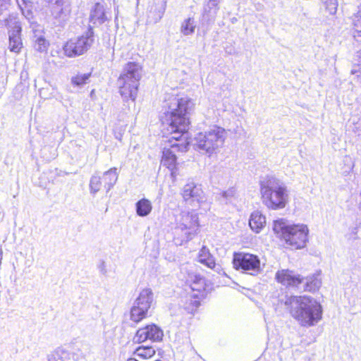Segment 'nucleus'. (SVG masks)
<instances>
[{
	"label": "nucleus",
	"mask_w": 361,
	"mask_h": 361,
	"mask_svg": "<svg viewBox=\"0 0 361 361\" xmlns=\"http://www.w3.org/2000/svg\"><path fill=\"white\" fill-rule=\"evenodd\" d=\"M168 109L161 118L163 126L171 138L178 141L188 130L190 124L188 114L194 104L188 97H171L166 103Z\"/></svg>",
	"instance_id": "nucleus-1"
},
{
	"label": "nucleus",
	"mask_w": 361,
	"mask_h": 361,
	"mask_svg": "<svg viewBox=\"0 0 361 361\" xmlns=\"http://www.w3.org/2000/svg\"><path fill=\"white\" fill-rule=\"evenodd\" d=\"M285 305L301 326H314L322 319V306L312 298L291 296L286 299Z\"/></svg>",
	"instance_id": "nucleus-2"
},
{
	"label": "nucleus",
	"mask_w": 361,
	"mask_h": 361,
	"mask_svg": "<svg viewBox=\"0 0 361 361\" xmlns=\"http://www.w3.org/2000/svg\"><path fill=\"white\" fill-rule=\"evenodd\" d=\"M262 203L269 209L277 210L284 208L288 202V191L279 179L267 176L259 182Z\"/></svg>",
	"instance_id": "nucleus-3"
},
{
	"label": "nucleus",
	"mask_w": 361,
	"mask_h": 361,
	"mask_svg": "<svg viewBox=\"0 0 361 361\" xmlns=\"http://www.w3.org/2000/svg\"><path fill=\"white\" fill-rule=\"evenodd\" d=\"M142 73L139 63L128 62L125 65L117 81L120 94L124 100H135Z\"/></svg>",
	"instance_id": "nucleus-4"
},
{
	"label": "nucleus",
	"mask_w": 361,
	"mask_h": 361,
	"mask_svg": "<svg viewBox=\"0 0 361 361\" xmlns=\"http://www.w3.org/2000/svg\"><path fill=\"white\" fill-rule=\"evenodd\" d=\"M273 230L287 244L296 249L304 247L307 241L308 228L305 225H290L281 219L274 221Z\"/></svg>",
	"instance_id": "nucleus-5"
},
{
	"label": "nucleus",
	"mask_w": 361,
	"mask_h": 361,
	"mask_svg": "<svg viewBox=\"0 0 361 361\" xmlns=\"http://www.w3.org/2000/svg\"><path fill=\"white\" fill-rule=\"evenodd\" d=\"M226 137V130L223 128L214 126L197 135L195 145L200 150L211 156L217 153L223 147Z\"/></svg>",
	"instance_id": "nucleus-6"
},
{
	"label": "nucleus",
	"mask_w": 361,
	"mask_h": 361,
	"mask_svg": "<svg viewBox=\"0 0 361 361\" xmlns=\"http://www.w3.org/2000/svg\"><path fill=\"white\" fill-rule=\"evenodd\" d=\"M154 302V293L151 288L142 289L130 309V319L137 324L148 316L149 310Z\"/></svg>",
	"instance_id": "nucleus-7"
},
{
	"label": "nucleus",
	"mask_w": 361,
	"mask_h": 361,
	"mask_svg": "<svg viewBox=\"0 0 361 361\" xmlns=\"http://www.w3.org/2000/svg\"><path fill=\"white\" fill-rule=\"evenodd\" d=\"M94 41L92 27L90 26L87 31L80 37L71 39L63 47L65 54L68 57H75L86 52Z\"/></svg>",
	"instance_id": "nucleus-8"
},
{
	"label": "nucleus",
	"mask_w": 361,
	"mask_h": 361,
	"mask_svg": "<svg viewBox=\"0 0 361 361\" xmlns=\"http://www.w3.org/2000/svg\"><path fill=\"white\" fill-rule=\"evenodd\" d=\"M233 267L251 275H257L262 271L259 257L246 252L235 253L233 259Z\"/></svg>",
	"instance_id": "nucleus-9"
},
{
	"label": "nucleus",
	"mask_w": 361,
	"mask_h": 361,
	"mask_svg": "<svg viewBox=\"0 0 361 361\" xmlns=\"http://www.w3.org/2000/svg\"><path fill=\"white\" fill-rule=\"evenodd\" d=\"M198 228V216L195 212H181L176 229L183 233L184 240L188 241L192 239L197 234Z\"/></svg>",
	"instance_id": "nucleus-10"
},
{
	"label": "nucleus",
	"mask_w": 361,
	"mask_h": 361,
	"mask_svg": "<svg viewBox=\"0 0 361 361\" xmlns=\"http://www.w3.org/2000/svg\"><path fill=\"white\" fill-rule=\"evenodd\" d=\"M50 16L56 25L65 23L71 14V6L69 0H49Z\"/></svg>",
	"instance_id": "nucleus-11"
},
{
	"label": "nucleus",
	"mask_w": 361,
	"mask_h": 361,
	"mask_svg": "<svg viewBox=\"0 0 361 361\" xmlns=\"http://www.w3.org/2000/svg\"><path fill=\"white\" fill-rule=\"evenodd\" d=\"M5 23L8 29V49L12 52L19 53L23 48L20 23L16 18L11 16L6 19Z\"/></svg>",
	"instance_id": "nucleus-12"
},
{
	"label": "nucleus",
	"mask_w": 361,
	"mask_h": 361,
	"mask_svg": "<svg viewBox=\"0 0 361 361\" xmlns=\"http://www.w3.org/2000/svg\"><path fill=\"white\" fill-rule=\"evenodd\" d=\"M188 147L186 145L173 143L171 144L170 148L164 147L161 159V164L166 166L171 171V175L175 178L176 173V155L177 152H186Z\"/></svg>",
	"instance_id": "nucleus-13"
},
{
	"label": "nucleus",
	"mask_w": 361,
	"mask_h": 361,
	"mask_svg": "<svg viewBox=\"0 0 361 361\" xmlns=\"http://www.w3.org/2000/svg\"><path fill=\"white\" fill-rule=\"evenodd\" d=\"M164 336L162 330L155 324L147 325L143 328L139 329L134 338L135 343H142L147 340L152 341H160Z\"/></svg>",
	"instance_id": "nucleus-14"
},
{
	"label": "nucleus",
	"mask_w": 361,
	"mask_h": 361,
	"mask_svg": "<svg viewBox=\"0 0 361 361\" xmlns=\"http://www.w3.org/2000/svg\"><path fill=\"white\" fill-rule=\"evenodd\" d=\"M182 196L185 202L193 206H195V203L200 204L204 200V192L201 185L194 182H190L184 185Z\"/></svg>",
	"instance_id": "nucleus-15"
},
{
	"label": "nucleus",
	"mask_w": 361,
	"mask_h": 361,
	"mask_svg": "<svg viewBox=\"0 0 361 361\" xmlns=\"http://www.w3.org/2000/svg\"><path fill=\"white\" fill-rule=\"evenodd\" d=\"M275 278L282 285L294 287L298 289H301L300 285L304 281L303 277L289 269L279 270L276 274Z\"/></svg>",
	"instance_id": "nucleus-16"
},
{
	"label": "nucleus",
	"mask_w": 361,
	"mask_h": 361,
	"mask_svg": "<svg viewBox=\"0 0 361 361\" xmlns=\"http://www.w3.org/2000/svg\"><path fill=\"white\" fill-rule=\"evenodd\" d=\"M89 19L90 22L96 26L109 20L106 9L101 3H96L92 8Z\"/></svg>",
	"instance_id": "nucleus-17"
},
{
	"label": "nucleus",
	"mask_w": 361,
	"mask_h": 361,
	"mask_svg": "<svg viewBox=\"0 0 361 361\" xmlns=\"http://www.w3.org/2000/svg\"><path fill=\"white\" fill-rule=\"evenodd\" d=\"M265 224L266 218L259 211H255L251 214L249 219V226L252 231L259 233L265 226Z\"/></svg>",
	"instance_id": "nucleus-18"
},
{
	"label": "nucleus",
	"mask_w": 361,
	"mask_h": 361,
	"mask_svg": "<svg viewBox=\"0 0 361 361\" xmlns=\"http://www.w3.org/2000/svg\"><path fill=\"white\" fill-rule=\"evenodd\" d=\"M303 282L300 285V290L303 291L314 292L317 290L321 285L322 281L319 274H314L305 278L303 277Z\"/></svg>",
	"instance_id": "nucleus-19"
},
{
	"label": "nucleus",
	"mask_w": 361,
	"mask_h": 361,
	"mask_svg": "<svg viewBox=\"0 0 361 361\" xmlns=\"http://www.w3.org/2000/svg\"><path fill=\"white\" fill-rule=\"evenodd\" d=\"M198 259L200 263L204 264L207 267L214 269L217 272L220 271V266L216 264L214 257L211 255L209 249L205 246H203L200 250Z\"/></svg>",
	"instance_id": "nucleus-20"
},
{
	"label": "nucleus",
	"mask_w": 361,
	"mask_h": 361,
	"mask_svg": "<svg viewBox=\"0 0 361 361\" xmlns=\"http://www.w3.org/2000/svg\"><path fill=\"white\" fill-rule=\"evenodd\" d=\"M192 292L201 294L205 290V280L203 277L196 274H189L186 280Z\"/></svg>",
	"instance_id": "nucleus-21"
},
{
	"label": "nucleus",
	"mask_w": 361,
	"mask_h": 361,
	"mask_svg": "<svg viewBox=\"0 0 361 361\" xmlns=\"http://www.w3.org/2000/svg\"><path fill=\"white\" fill-rule=\"evenodd\" d=\"M118 177V173L116 167L111 168L103 173L102 179L106 192H109L116 184Z\"/></svg>",
	"instance_id": "nucleus-22"
},
{
	"label": "nucleus",
	"mask_w": 361,
	"mask_h": 361,
	"mask_svg": "<svg viewBox=\"0 0 361 361\" xmlns=\"http://www.w3.org/2000/svg\"><path fill=\"white\" fill-rule=\"evenodd\" d=\"M218 10V0H209L204 7L203 17L207 20H213Z\"/></svg>",
	"instance_id": "nucleus-23"
},
{
	"label": "nucleus",
	"mask_w": 361,
	"mask_h": 361,
	"mask_svg": "<svg viewBox=\"0 0 361 361\" xmlns=\"http://www.w3.org/2000/svg\"><path fill=\"white\" fill-rule=\"evenodd\" d=\"M151 202L145 198L139 200L136 203V213L139 216H146L152 211Z\"/></svg>",
	"instance_id": "nucleus-24"
},
{
	"label": "nucleus",
	"mask_w": 361,
	"mask_h": 361,
	"mask_svg": "<svg viewBox=\"0 0 361 361\" xmlns=\"http://www.w3.org/2000/svg\"><path fill=\"white\" fill-rule=\"evenodd\" d=\"M197 27L196 22L193 18H188L185 19L181 23L180 31V32L185 35H192Z\"/></svg>",
	"instance_id": "nucleus-25"
},
{
	"label": "nucleus",
	"mask_w": 361,
	"mask_h": 361,
	"mask_svg": "<svg viewBox=\"0 0 361 361\" xmlns=\"http://www.w3.org/2000/svg\"><path fill=\"white\" fill-rule=\"evenodd\" d=\"M33 42L35 43V49L39 52L46 51L49 45V42L44 38V37L42 35L37 34V30L34 31Z\"/></svg>",
	"instance_id": "nucleus-26"
},
{
	"label": "nucleus",
	"mask_w": 361,
	"mask_h": 361,
	"mask_svg": "<svg viewBox=\"0 0 361 361\" xmlns=\"http://www.w3.org/2000/svg\"><path fill=\"white\" fill-rule=\"evenodd\" d=\"M322 10L325 15L333 16L336 14L338 6V0H321Z\"/></svg>",
	"instance_id": "nucleus-27"
},
{
	"label": "nucleus",
	"mask_w": 361,
	"mask_h": 361,
	"mask_svg": "<svg viewBox=\"0 0 361 361\" xmlns=\"http://www.w3.org/2000/svg\"><path fill=\"white\" fill-rule=\"evenodd\" d=\"M135 354L144 359L152 357L155 354V350L152 346H140L135 350Z\"/></svg>",
	"instance_id": "nucleus-28"
},
{
	"label": "nucleus",
	"mask_w": 361,
	"mask_h": 361,
	"mask_svg": "<svg viewBox=\"0 0 361 361\" xmlns=\"http://www.w3.org/2000/svg\"><path fill=\"white\" fill-rule=\"evenodd\" d=\"M192 298H193L190 299L189 302L186 303L185 307L188 312L191 314H194L200 305V298L197 293H193Z\"/></svg>",
	"instance_id": "nucleus-29"
},
{
	"label": "nucleus",
	"mask_w": 361,
	"mask_h": 361,
	"mask_svg": "<svg viewBox=\"0 0 361 361\" xmlns=\"http://www.w3.org/2000/svg\"><path fill=\"white\" fill-rule=\"evenodd\" d=\"M90 75L91 73L77 74L75 76L72 77L71 83L75 86H82L87 83Z\"/></svg>",
	"instance_id": "nucleus-30"
},
{
	"label": "nucleus",
	"mask_w": 361,
	"mask_h": 361,
	"mask_svg": "<svg viewBox=\"0 0 361 361\" xmlns=\"http://www.w3.org/2000/svg\"><path fill=\"white\" fill-rule=\"evenodd\" d=\"M353 36L355 38L361 37V10L355 14L353 19Z\"/></svg>",
	"instance_id": "nucleus-31"
},
{
	"label": "nucleus",
	"mask_w": 361,
	"mask_h": 361,
	"mask_svg": "<svg viewBox=\"0 0 361 361\" xmlns=\"http://www.w3.org/2000/svg\"><path fill=\"white\" fill-rule=\"evenodd\" d=\"M101 185L102 181L100 176L96 175L92 176L90 181V192L95 195L100 190Z\"/></svg>",
	"instance_id": "nucleus-32"
},
{
	"label": "nucleus",
	"mask_w": 361,
	"mask_h": 361,
	"mask_svg": "<svg viewBox=\"0 0 361 361\" xmlns=\"http://www.w3.org/2000/svg\"><path fill=\"white\" fill-rule=\"evenodd\" d=\"M16 2L20 8V10H23V7L25 8H32V3L30 0H16Z\"/></svg>",
	"instance_id": "nucleus-33"
},
{
	"label": "nucleus",
	"mask_w": 361,
	"mask_h": 361,
	"mask_svg": "<svg viewBox=\"0 0 361 361\" xmlns=\"http://www.w3.org/2000/svg\"><path fill=\"white\" fill-rule=\"evenodd\" d=\"M97 267H98L99 272L102 275L106 276L107 274V269H106V264L105 261L100 260Z\"/></svg>",
	"instance_id": "nucleus-34"
},
{
	"label": "nucleus",
	"mask_w": 361,
	"mask_h": 361,
	"mask_svg": "<svg viewBox=\"0 0 361 361\" xmlns=\"http://www.w3.org/2000/svg\"><path fill=\"white\" fill-rule=\"evenodd\" d=\"M235 191L234 189L231 188L226 191H224L222 194L223 197L226 198L227 200H231V199L234 197Z\"/></svg>",
	"instance_id": "nucleus-35"
},
{
	"label": "nucleus",
	"mask_w": 361,
	"mask_h": 361,
	"mask_svg": "<svg viewBox=\"0 0 361 361\" xmlns=\"http://www.w3.org/2000/svg\"><path fill=\"white\" fill-rule=\"evenodd\" d=\"M11 0H0V9H6L10 5Z\"/></svg>",
	"instance_id": "nucleus-36"
},
{
	"label": "nucleus",
	"mask_w": 361,
	"mask_h": 361,
	"mask_svg": "<svg viewBox=\"0 0 361 361\" xmlns=\"http://www.w3.org/2000/svg\"><path fill=\"white\" fill-rule=\"evenodd\" d=\"M27 8V10L26 11H25L24 8L23 7V10H21V11H22L23 14L25 16V18L27 19H30V17L32 16V12L30 11V9L32 8Z\"/></svg>",
	"instance_id": "nucleus-37"
}]
</instances>
